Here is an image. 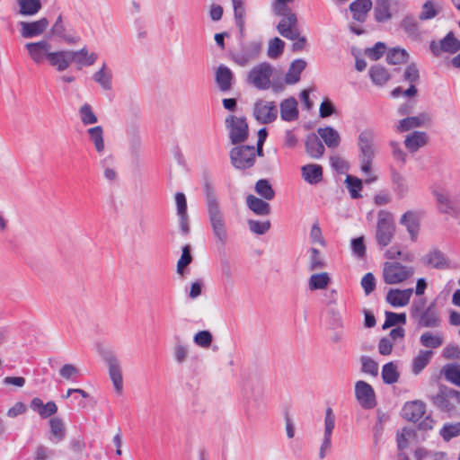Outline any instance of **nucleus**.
Returning <instances> with one entry per match:
<instances>
[{"instance_id":"nucleus-17","label":"nucleus","mask_w":460,"mask_h":460,"mask_svg":"<svg viewBox=\"0 0 460 460\" xmlns=\"http://www.w3.org/2000/svg\"><path fill=\"white\" fill-rule=\"evenodd\" d=\"M25 48L28 50L31 58L36 64H41L45 58L48 60V55L51 52V45L45 40L38 42L26 43Z\"/></svg>"},{"instance_id":"nucleus-55","label":"nucleus","mask_w":460,"mask_h":460,"mask_svg":"<svg viewBox=\"0 0 460 460\" xmlns=\"http://www.w3.org/2000/svg\"><path fill=\"white\" fill-rule=\"evenodd\" d=\"M439 12V8L437 6V4L433 0H427L424 2L421 7V12L420 13L419 19L420 21H427L433 19L438 15Z\"/></svg>"},{"instance_id":"nucleus-32","label":"nucleus","mask_w":460,"mask_h":460,"mask_svg":"<svg viewBox=\"0 0 460 460\" xmlns=\"http://www.w3.org/2000/svg\"><path fill=\"white\" fill-rule=\"evenodd\" d=\"M246 205L258 216H268L271 212L270 205L267 201L252 194L246 197Z\"/></svg>"},{"instance_id":"nucleus-57","label":"nucleus","mask_w":460,"mask_h":460,"mask_svg":"<svg viewBox=\"0 0 460 460\" xmlns=\"http://www.w3.org/2000/svg\"><path fill=\"white\" fill-rule=\"evenodd\" d=\"M433 193L440 212L447 214L454 209L453 202L450 200L447 194L438 190H435Z\"/></svg>"},{"instance_id":"nucleus-8","label":"nucleus","mask_w":460,"mask_h":460,"mask_svg":"<svg viewBox=\"0 0 460 460\" xmlns=\"http://www.w3.org/2000/svg\"><path fill=\"white\" fill-rule=\"evenodd\" d=\"M413 273L412 267L402 265L397 261H387L384 264L383 279L386 284L394 285L408 279Z\"/></svg>"},{"instance_id":"nucleus-34","label":"nucleus","mask_w":460,"mask_h":460,"mask_svg":"<svg viewBox=\"0 0 460 460\" xmlns=\"http://www.w3.org/2000/svg\"><path fill=\"white\" fill-rule=\"evenodd\" d=\"M306 66V62L303 59H296L294 60L288 73L285 75V83L287 84H296L300 80V75L305 70Z\"/></svg>"},{"instance_id":"nucleus-20","label":"nucleus","mask_w":460,"mask_h":460,"mask_svg":"<svg viewBox=\"0 0 460 460\" xmlns=\"http://www.w3.org/2000/svg\"><path fill=\"white\" fill-rule=\"evenodd\" d=\"M215 81L219 91L226 93L233 88L234 75L229 67L220 65L216 70Z\"/></svg>"},{"instance_id":"nucleus-35","label":"nucleus","mask_w":460,"mask_h":460,"mask_svg":"<svg viewBox=\"0 0 460 460\" xmlns=\"http://www.w3.org/2000/svg\"><path fill=\"white\" fill-rule=\"evenodd\" d=\"M93 79L101 85L105 91H110L112 88V73L107 68L105 63L102 64V67L96 71Z\"/></svg>"},{"instance_id":"nucleus-38","label":"nucleus","mask_w":460,"mask_h":460,"mask_svg":"<svg viewBox=\"0 0 460 460\" xmlns=\"http://www.w3.org/2000/svg\"><path fill=\"white\" fill-rule=\"evenodd\" d=\"M423 261L425 264L431 265L436 269H444L448 265L445 254L438 249H434L426 254L423 258Z\"/></svg>"},{"instance_id":"nucleus-60","label":"nucleus","mask_w":460,"mask_h":460,"mask_svg":"<svg viewBox=\"0 0 460 460\" xmlns=\"http://www.w3.org/2000/svg\"><path fill=\"white\" fill-rule=\"evenodd\" d=\"M192 261V256L190 254V246L186 244L181 249V255L177 262V272L179 274L183 273V270L190 264Z\"/></svg>"},{"instance_id":"nucleus-30","label":"nucleus","mask_w":460,"mask_h":460,"mask_svg":"<svg viewBox=\"0 0 460 460\" xmlns=\"http://www.w3.org/2000/svg\"><path fill=\"white\" fill-rule=\"evenodd\" d=\"M400 224L406 227L411 239L416 241L420 231V222L417 215L413 211L405 212L400 219Z\"/></svg>"},{"instance_id":"nucleus-33","label":"nucleus","mask_w":460,"mask_h":460,"mask_svg":"<svg viewBox=\"0 0 460 460\" xmlns=\"http://www.w3.org/2000/svg\"><path fill=\"white\" fill-rule=\"evenodd\" d=\"M399 26L411 39H417L420 35V24L416 17L411 13L403 16Z\"/></svg>"},{"instance_id":"nucleus-61","label":"nucleus","mask_w":460,"mask_h":460,"mask_svg":"<svg viewBox=\"0 0 460 460\" xmlns=\"http://www.w3.org/2000/svg\"><path fill=\"white\" fill-rule=\"evenodd\" d=\"M285 43L282 40L276 37L273 40L270 41L269 48H268V56L270 58H279L284 50Z\"/></svg>"},{"instance_id":"nucleus-45","label":"nucleus","mask_w":460,"mask_h":460,"mask_svg":"<svg viewBox=\"0 0 460 460\" xmlns=\"http://www.w3.org/2000/svg\"><path fill=\"white\" fill-rule=\"evenodd\" d=\"M233 7H234V14L235 24L238 27L241 33L244 31L245 25V7H244V0H232Z\"/></svg>"},{"instance_id":"nucleus-48","label":"nucleus","mask_w":460,"mask_h":460,"mask_svg":"<svg viewBox=\"0 0 460 460\" xmlns=\"http://www.w3.org/2000/svg\"><path fill=\"white\" fill-rule=\"evenodd\" d=\"M256 193L266 200H271L275 197V190H273L269 180L261 179L254 186Z\"/></svg>"},{"instance_id":"nucleus-23","label":"nucleus","mask_w":460,"mask_h":460,"mask_svg":"<svg viewBox=\"0 0 460 460\" xmlns=\"http://www.w3.org/2000/svg\"><path fill=\"white\" fill-rule=\"evenodd\" d=\"M372 7V0H355L349 5L353 20L361 23L366 22L368 13L371 11Z\"/></svg>"},{"instance_id":"nucleus-64","label":"nucleus","mask_w":460,"mask_h":460,"mask_svg":"<svg viewBox=\"0 0 460 460\" xmlns=\"http://www.w3.org/2000/svg\"><path fill=\"white\" fill-rule=\"evenodd\" d=\"M194 342L201 348H208L213 341V337L208 331H200L194 335Z\"/></svg>"},{"instance_id":"nucleus-1","label":"nucleus","mask_w":460,"mask_h":460,"mask_svg":"<svg viewBox=\"0 0 460 460\" xmlns=\"http://www.w3.org/2000/svg\"><path fill=\"white\" fill-rule=\"evenodd\" d=\"M203 190L206 198V208L208 221L212 229V233L217 243L225 245L228 239L226 222L223 210L220 208L219 201L217 198L212 182L206 179Z\"/></svg>"},{"instance_id":"nucleus-25","label":"nucleus","mask_w":460,"mask_h":460,"mask_svg":"<svg viewBox=\"0 0 460 460\" xmlns=\"http://www.w3.org/2000/svg\"><path fill=\"white\" fill-rule=\"evenodd\" d=\"M413 289H390L386 295V301L393 306H404L410 302Z\"/></svg>"},{"instance_id":"nucleus-28","label":"nucleus","mask_w":460,"mask_h":460,"mask_svg":"<svg viewBox=\"0 0 460 460\" xmlns=\"http://www.w3.org/2000/svg\"><path fill=\"white\" fill-rule=\"evenodd\" d=\"M30 406L31 410L37 411L42 419H47L56 414L58 411V406L54 402L50 401L44 404L42 400L38 397L31 400Z\"/></svg>"},{"instance_id":"nucleus-16","label":"nucleus","mask_w":460,"mask_h":460,"mask_svg":"<svg viewBox=\"0 0 460 460\" xmlns=\"http://www.w3.org/2000/svg\"><path fill=\"white\" fill-rule=\"evenodd\" d=\"M335 427V415L332 411V409L328 407L325 411V418H324V434L322 445L319 450V457L323 459L327 454V452L331 449L332 447V430Z\"/></svg>"},{"instance_id":"nucleus-43","label":"nucleus","mask_w":460,"mask_h":460,"mask_svg":"<svg viewBox=\"0 0 460 460\" xmlns=\"http://www.w3.org/2000/svg\"><path fill=\"white\" fill-rule=\"evenodd\" d=\"M19 13L23 16H32L41 9L40 0H17Z\"/></svg>"},{"instance_id":"nucleus-5","label":"nucleus","mask_w":460,"mask_h":460,"mask_svg":"<svg viewBox=\"0 0 460 460\" xmlns=\"http://www.w3.org/2000/svg\"><path fill=\"white\" fill-rule=\"evenodd\" d=\"M395 232V224L392 213L386 210H380L377 215V226L376 238L377 243L382 246H387Z\"/></svg>"},{"instance_id":"nucleus-13","label":"nucleus","mask_w":460,"mask_h":460,"mask_svg":"<svg viewBox=\"0 0 460 460\" xmlns=\"http://www.w3.org/2000/svg\"><path fill=\"white\" fill-rule=\"evenodd\" d=\"M375 139L376 132L372 128H365L359 133L358 137V146L359 149L358 157H375Z\"/></svg>"},{"instance_id":"nucleus-19","label":"nucleus","mask_w":460,"mask_h":460,"mask_svg":"<svg viewBox=\"0 0 460 460\" xmlns=\"http://www.w3.org/2000/svg\"><path fill=\"white\" fill-rule=\"evenodd\" d=\"M105 360L108 365L109 376L115 391L118 394H121L123 389V378L120 364L114 355L108 356Z\"/></svg>"},{"instance_id":"nucleus-10","label":"nucleus","mask_w":460,"mask_h":460,"mask_svg":"<svg viewBox=\"0 0 460 460\" xmlns=\"http://www.w3.org/2000/svg\"><path fill=\"white\" fill-rule=\"evenodd\" d=\"M252 115L261 124H270L276 120L278 109L274 102L258 100L253 105Z\"/></svg>"},{"instance_id":"nucleus-39","label":"nucleus","mask_w":460,"mask_h":460,"mask_svg":"<svg viewBox=\"0 0 460 460\" xmlns=\"http://www.w3.org/2000/svg\"><path fill=\"white\" fill-rule=\"evenodd\" d=\"M318 135L323 138L325 145L330 148H336L341 143V137L337 130L331 127L320 128Z\"/></svg>"},{"instance_id":"nucleus-56","label":"nucleus","mask_w":460,"mask_h":460,"mask_svg":"<svg viewBox=\"0 0 460 460\" xmlns=\"http://www.w3.org/2000/svg\"><path fill=\"white\" fill-rule=\"evenodd\" d=\"M406 323V314L405 313H394V312H386L385 313V321L383 324V329L385 330L389 327L395 326L397 324H405Z\"/></svg>"},{"instance_id":"nucleus-51","label":"nucleus","mask_w":460,"mask_h":460,"mask_svg":"<svg viewBox=\"0 0 460 460\" xmlns=\"http://www.w3.org/2000/svg\"><path fill=\"white\" fill-rule=\"evenodd\" d=\"M331 279L327 272L313 274L308 281L310 290H318L325 288L330 283Z\"/></svg>"},{"instance_id":"nucleus-31","label":"nucleus","mask_w":460,"mask_h":460,"mask_svg":"<svg viewBox=\"0 0 460 460\" xmlns=\"http://www.w3.org/2000/svg\"><path fill=\"white\" fill-rule=\"evenodd\" d=\"M73 56V62H75L78 68L82 66H93L97 60V54L94 52L89 53L88 49L84 47L79 50H71Z\"/></svg>"},{"instance_id":"nucleus-62","label":"nucleus","mask_w":460,"mask_h":460,"mask_svg":"<svg viewBox=\"0 0 460 460\" xmlns=\"http://www.w3.org/2000/svg\"><path fill=\"white\" fill-rule=\"evenodd\" d=\"M247 224H248L250 231L256 234H264L270 228V222L269 220L259 221V220L250 219V220H248Z\"/></svg>"},{"instance_id":"nucleus-47","label":"nucleus","mask_w":460,"mask_h":460,"mask_svg":"<svg viewBox=\"0 0 460 460\" xmlns=\"http://www.w3.org/2000/svg\"><path fill=\"white\" fill-rule=\"evenodd\" d=\"M309 252L308 270L310 271L323 270L326 267L324 258L318 249L312 247Z\"/></svg>"},{"instance_id":"nucleus-12","label":"nucleus","mask_w":460,"mask_h":460,"mask_svg":"<svg viewBox=\"0 0 460 460\" xmlns=\"http://www.w3.org/2000/svg\"><path fill=\"white\" fill-rule=\"evenodd\" d=\"M375 139L376 132L372 128H365L359 133L358 137V146L359 149L358 157H375Z\"/></svg>"},{"instance_id":"nucleus-46","label":"nucleus","mask_w":460,"mask_h":460,"mask_svg":"<svg viewBox=\"0 0 460 460\" xmlns=\"http://www.w3.org/2000/svg\"><path fill=\"white\" fill-rule=\"evenodd\" d=\"M427 116L425 114H420L416 117H407L399 121V125L397 126V131L405 132L411 128H418L423 125Z\"/></svg>"},{"instance_id":"nucleus-36","label":"nucleus","mask_w":460,"mask_h":460,"mask_svg":"<svg viewBox=\"0 0 460 460\" xmlns=\"http://www.w3.org/2000/svg\"><path fill=\"white\" fill-rule=\"evenodd\" d=\"M432 350L421 349L416 357L413 358L411 363V371L415 375H419L430 362L433 356Z\"/></svg>"},{"instance_id":"nucleus-63","label":"nucleus","mask_w":460,"mask_h":460,"mask_svg":"<svg viewBox=\"0 0 460 460\" xmlns=\"http://www.w3.org/2000/svg\"><path fill=\"white\" fill-rule=\"evenodd\" d=\"M440 435L446 441L460 435V422L446 424L440 430Z\"/></svg>"},{"instance_id":"nucleus-4","label":"nucleus","mask_w":460,"mask_h":460,"mask_svg":"<svg viewBox=\"0 0 460 460\" xmlns=\"http://www.w3.org/2000/svg\"><path fill=\"white\" fill-rule=\"evenodd\" d=\"M229 156L235 169L245 170L254 165L258 155L254 146L239 145L230 150Z\"/></svg>"},{"instance_id":"nucleus-27","label":"nucleus","mask_w":460,"mask_h":460,"mask_svg":"<svg viewBox=\"0 0 460 460\" xmlns=\"http://www.w3.org/2000/svg\"><path fill=\"white\" fill-rule=\"evenodd\" d=\"M302 178L309 184L315 185L323 180V167L309 164L301 168Z\"/></svg>"},{"instance_id":"nucleus-24","label":"nucleus","mask_w":460,"mask_h":460,"mask_svg":"<svg viewBox=\"0 0 460 460\" xmlns=\"http://www.w3.org/2000/svg\"><path fill=\"white\" fill-rule=\"evenodd\" d=\"M48 61L50 66L56 67L59 72L67 69L73 62L71 50H60L50 52L48 55Z\"/></svg>"},{"instance_id":"nucleus-9","label":"nucleus","mask_w":460,"mask_h":460,"mask_svg":"<svg viewBox=\"0 0 460 460\" xmlns=\"http://www.w3.org/2000/svg\"><path fill=\"white\" fill-rule=\"evenodd\" d=\"M272 73L273 69L271 65L267 62H262L250 70L247 81L259 90H266L270 87Z\"/></svg>"},{"instance_id":"nucleus-3","label":"nucleus","mask_w":460,"mask_h":460,"mask_svg":"<svg viewBox=\"0 0 460 460\" xmlns=\"http://www.w3.org/2000/svg\"><path fill=\"white\" fill-rule=\"evenodd\" d=\"M432 404L448 417L460 415V391L455 390L445 385H438V392L429 397Z\"/></svg>"},{"instance_id":"nucleus-7","label":"nucleus","mask_w":460,"mask_h":460,"mask_svg":"<svg viewBox=\"0 0 460 460\" xmlns=\"http://www.w3.org/2000/svg\"><path fill=\"white\" fill-rule=\"evenodd\" d=\"M405 8L406 4L402 0H376L374 17L377 22H389Z\"/></svg>"},{"instance_id":"nucleus-53","label":"nucleus","mask_w":460,"mask_h":460,"mask_svg":"<svg viewBox=\"0 0 460 460\" xmlns=\"http://www.w3.org/2000/svg\"><path fill=\"white\" fill-rule=\"evenodd\" d=\"M409 58V54L404 49L394 48L390 49L386 55V61L391 65H399L406 63Z\"/></svg>"},{"instance_id":"nucleus-41","label":"nucleus","mask_w":460,"mask_h":460,"mask_svg":"<svg viewBox=\"0 0 460 460\" xmlns=\"http://www.w3.org/2000/svg\"><path fill=\"white\" fill-rule=\"evenodd\" d=\"M65 31H66V29L63 24L62 15H58L55 23L53 24V26L51 28V32L54 35L62 38L68 44H75L80 40L79 36H73L70 34H66Z\"/></svg>"},{"instance_id":"nucleus-42","label":"nucleus","mask_w":460,"mask_h":460,"mask_svg":"<svg viewBox=\"0 0 460 460\" xmlns=\"http://www.w3.org/2000/svg\"><path fill=\"white\" fill-rule=\"evenodd\" d=\"M49 424L51 434L49 439H54L55 442L63 440L66 436V427L63 420L58 417H53L49 420Z\"/></svg>"},{"instance_id":"nucleus-26","label":"nucleus","mask_w":460,"mask_h":460,"mask_svg":"<svg viewBox=\"0 0 460 460\" xmlns=\"http://www.w3.org/2000/svg\"><path fill=\"white\" fill-rule=\"evenodd\" d=\"M305 146L306 154L313 159L321 158L325 150L320 138L314 133L306 136Z\"/></svg>"},{"instance_id":"nucleus-29","label":"nucleus","mask_w":460,"mask_h":460,"mask_svg":"<svg viewBox=\"0 0 460 460\" xmlns=\"http://www.w3.org/2000/svg\"><path fill=\"white\" fill-rule=\"evenodd\" d=\"M297 102L295 98L285 99L280 103V117L285 121H294L298 118Z\"/></svg>"},{"instance_id":"nucleus-22","label":"nucleus","mask_w":460,"mask_h":460,"mask_svg":"<svg viewBox=\"0 0 460 460\" xmlns=\"http://www.w3.org/2000/svg\"><path fill=\"white\" fill-rule=\"evenodd\" d=\"M402 417L411 422H417L426 412V404L420 400L408 402L402 410Z\"/></svg>"},{"instance_id":"nucleus-59","label":"nucleus","mask_w":460,"mask_h":460,"mask_svg":"<svg viewBox=\"0 0 460 460\" xmlns=\"http://www.w3.org/2000/svg\"><path fill=\"white\" fill-rule=\"evenodd\" d=\"M361 371L369 374L373 376L378 375V364L368 356H362L360 358Z\"/></svg>"},{"instance_id":"nucleus-14","label":"nucleus","mask_w":460,"mask_h":460,"mask_svg":"<svg viewBox=\"0 0 460 460\" xmlns=\"http://www.w3.org/2000/svg\"><path fill=\"white\" fill-rule=\"evenodd\" d=\"M261 51V44L257 42H250L244 45L240 51L232 52L231 59L240 66H247L251 61L254 60Z\"/></svg>"},{"instance_id":"nucleus-52","label":"nucleus","mask_w":460,"mask_h":460,"mask_svg":"<svg viewBox=\"0 0 460 460\" xmlns=\"http://www.w3.org/2000/svg\"><path fill=\"white\" fill-rule=\"evenodd\" d=\"M369 75L373 83L377 85H383L390 79L387 70L380 65L372 66L369 70Z\"/></svg>"},{"instance_id":"nucleus-2","label":"nucleus","mask_w":460,"mask_h":460,"mask_svg":"<svg viewBox=\"0 0 460 460\" xmlns=\"http://www.w3.org/2000/svg\"><path fill=\"white\" fill-rule=\"evenodd\" d=\"M410 315L419 327L433 329L441 325L442 320L436 302L426 305L425 298L413 301Z\"/></svg>"},{"instance_id":"nucleus-21","label":"nucleus","mask_w":460,"mask_h":460,"mask_svg":"<svg viewBox=\"0 0 460 460\" xmlns=\"http://www.w3.org/2000/svg\"><path fill=\"white\" fill-rule=\"evenodd\" d=\"M279 33L288 40H296L298 37L297 18L296 14H289L280 20L277 26Z\"/></svg>"},{"instance_id":"nucleus-49","label":"nucleus","mask_w":460,"mask_h":460,"mask_svg":"<svg viewBox=\"0 0 460 460\" xmlns=\"http://www.w3.org/2000/svg\"><path fill=\"white\" fill-rule=\"evenodd\" d=\"M90 140L93 143L96 152L102 153L104 151L103 129L101 126L90 128L87 130Z\"/></svg>"},{"instance_id":"nucleus-58","label":"nucleus","mask_w":460,"mask_h":460,"mask_svg":"<svg viewBox=\"0 0 460 460\" xmlns=\"http://www.w3.org/2000/svg\"><path fill=\"white\" fill-rule=\"evenodd\" d=\"M79 115L84 125H91L98 121L97 116L94 114L91 105L88 103H84L80 107Z\"/></svg>"},{"instance_id":"nucleus-18","label":"nucleus","mask_w":460,"mask_h":460,"mask_svg":"<svg viewBox=\"0 0 460 460\" xmlns=\"http://www.w3.org/2000/svg\"><path fill=\"white\" fill-rule=\"evenodd\" d=\"M21 35L25 39H31L41 35L49 26V20L45 17L31 22H20Z\"/></svg>"},{"instance_id":"nucleus-44","label":"nucleus","mask_w":460,"mask_h":460,"mask_svg":"<svg viewBox=\"0 0 460 460\" xmlns=\"http://www.w3.org/2000/svg\"><path fill=\"white\" fill-rule=\"evenodd\" d=\"M420 342L425 348L438 349L444 343V336L441 333L425 332L420 335Z\"/></svg>"},{"instance_id":"nucleus-50","label":"nucleus","mask_w":460,"mask_h":460,"mask_svg":"<svg viewBox=\"0 0 460 460\" xmlns=\"http://www.w3.org/2000/svg\"><path fill=\"white\" fill-rule=\"evenodd\" d=\"M382 379L385 384L393 385L399 379V372L397 367L394 362L386 363L382 368Z\"/></svg>"},{"instance_id":"nucleus-11","label":"nucleus","mask_w":460,"mask_h":460,"mask_svg":"<svg viewBox=\"0 0 460 460\" xmlns=\"http://www.w3.org/2000/svg\"><path fill=\"white\" fill-rule=\"evenodd\" d=\"M429 49L435 57H439L442 52L455 54L460 50V40L455 37L453 31H449L438 42L432 40Z\"/></svg>"},{"instance_id":"nucleus-37","label":"nucleus","mask_w":460,"mask_h":460,"mask_svg":"<svg viewBox=\"0 0 460 460\" xmlns=\"http://www.w3.org/2000/svg\"><path fill=\"white\" fill-rule=\"evenodd\" d=\"M428 141V137L425 132L414 131L407 136L404 144L408 150L416 152L420 147L425 146Z\"/></svg>"},{"instance_id":"nucleus-6","label":"nucleus","mask_w":460,"mask_h":460,"mask_svg":"<svg viewBox=\"0 0 460 460\" xmlns=\"http://www.w3.org/2000/svg\"><path fill=\"white\" fill-rule=\"evenodd\" d=\"M230 142L233 145L244 143L249 137V126L245 117L228 115L225 119Z\"/></svg>"},{"instance_id":"nucleus-40","label":"nucleus","mask_w":460,"mask_h":460,"mask_svg":"<svg viewBox=\"0 0 460 460\" xmlns=\"http://www.w3.org/2000/svg\"><path fill=\"white\" fill-rule=\"evenodd\" d=\"M440 373L447 382L460 387V364H446L442 367Z\"/></svg>"},{"instance_id":"nucleus-15","label":"nucleus","mask_w":460,"mask_h":460,"mask_svg":"<svg viewBox=\"0 0 460 460\" xmlns=\"http://www.w3.org/2000/svg\"><path fill=\"white\" fill-rule=\"evenodd\" d=\"M355 395L359 404L365 409H372L376 406V394L373 387L365 381H358L355 384Z\"/></svg>"},{"instance_id":"nucleus-54","label":"nucleus","mask_w":460,"mask_h":460,"mask_svg":"<svg viewBox=\"0 0 460 460\" xmlns=\"http://www.w3.org/2000/svg\"><path fill=\"white\" fill-rule=\"evenodd\" d=\"M345 184L352 199H357L361 198L360 191L362 190L363 183L359 178L352 175H347Z\"/></svg>"}]
</instances>
